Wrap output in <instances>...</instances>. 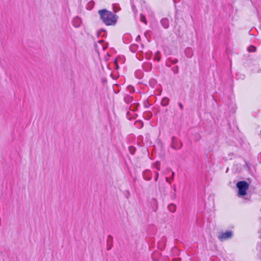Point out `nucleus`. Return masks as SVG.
I'll list each match as a JSON object with an SVG mask.
<instances>
[{
  "instance_id": "f257e3e1",
  "label": "nucleus",
  "mask_w": 261,
  "mask_h": 261,
  "mask_svg": "<svg viewBox=\"0 0 261 261\" xmlns=\"http://www.w3.org/2000/svg\"><path fill=\"white\" fill-rule=\"evenodd\" d=\"M100 19L106 25H114L116 24L118 16L112 12L106 9H101L98 11Z\"/></svg>"
},
{
  "instance_id": "f03ea898",
  "label": "nucleus",
  "mask_w": 261,
  "mask_h": 261,
  "mask_svg": "<svg viewBox=\"0 0 261 261\" xmlns=\"http://www.w3.org/2000/svg\"><path fill=\"white\" fill-rule=\"evenodd\" d=\"M237 187L238 188V196L243 197L246 194L249 185L246 181H240L237 182Z\"/></svg>"
},
{
  "instance_id": "7ed1b4c3",
  "label": "nucleus",
  "mask_w": 261,
  "mask_h": 261,
  "mask_svg": "<svg viewBox=\"0 0 261 261\" xmlns=\"http://www.w3.org/2000/svg\"><path fill=\"white\" fill-rule=\"evenodd\" d=\"M233 232L231 230H228L224 232H221L218 236V239L222 242L225 240L232 238Z\"/></svg>"
},
{
  "instance_id": "20e7f679",
  "label": "nucleus",
  "mask_w": 261,
  "mask_h": 261,
  "mask_svg": "<svg viewBox=\"0 0 261 261\" xmlns=\"http://www.w3.org/2000/svg\"><path fill=\"white\" fill-rule=\"evenodd\" d=\"M94 46L95 49H108L109 44L103 40H98L97 43H95Z\"/></svg>"
},
{
  "instance_id": "39448f33",
  "label": "nucleus",
  "mask_w": 261,
  "mask_h": 261,
  "mask_svg": "<svg viewBox=\"0 0 261 261\" xmlns=\"http://www.w3.org/2000/svg\"><path fill=\"white\" fill-rule=\"evenodd\" d=\"M125 61V58L124 56H119L118 57L115 58L114 61L115 69H118L119 68V64H123L124 63Z\"/></svg>"
},
{
  "instance_id": "423d86ee",
  "label": "nucleus",
  "mask_w": 261,
  "mask_h": 261,
  "mask_svg": "<svg viewBox=\"0 0 261 261\" xmlns=\"http://www.w3.org/2000/svg\"><path fill=\"white\" fill-rule=\"evenodd\" d=\"M182 146V143L181 142H179V145L178 144V140L175 137L172 138L171 147L174 149H180Z\"/></svg>"
},
{
  "instance_id": "0eeeda50",
  "label": "nucleus",
  "mask_w": 261,
  "mask_h": 261,
  "mask_svg": "<svg viewBox=\"0 0 261 261\" xmlns=\"http://www.w3.org/2000/svg\"><path fill=\"white\" fill-rule=\"evenodd\" d=\"M143 178L146 180H150L152 178V173L149 170H146L143 173Z\"/></svg>"
},
{
  "instance_id": "6e6552de",
  "label": "nucleus",
  "mask_w": 261,
  "mask_h": 261,
  "mask_svg": "<svg viewBox=\"0 0 261 261\" xmlns=\"http://www.w3.org/2000/svg\"><path fill=\"white\" fill-rule=\"evenodd\" d=\"M81 23H82V20H81V19L79 17L76 16L73 19L72 24H73V25L75 28L80 27L81 24Z\"/></svg>"
},
{
  "instance_id": "1a4fd4ad",
  "label": "nucleus",
  "mask_w": 261,
  "mask_h": 261,
  "mask_svg": "<svg viewBox=\"0 0 261 261\" xmlns=\"http://www.w3.org/2000/svg\"><path fill=\"white\" fill-rule=\"evenodd\" d=\"M161 23L162 26L164 29H168L169 27V21L167 18H163L161 20Z\"/></svg>"
},
{
  "instance_id": "9d476101",
  "label": "nucleus",
  "mask_w": 261,
  "mask_h": 261,
  "mask_svg": "<svg viewBox=\"0 0 261 261\" xmlns=\"http://www.w3.org/2000/svg\"><path fill=\"white\" fill-rule=\"evenodd\" d=\"M123 99H124V101L127 104L130 103L133 100V97L129 94H126V95H124Z\"/></svg>"
},
{
  "instance_id": "9b49d317",
  "label": "nucleus",
  "mask_w": 261,
  "mask_h": 261,
  "mask_svg": "<svg viewBox=\"0 0 261 261\" xmlns=\"http://www.w3.org/2000/svg\"><path fill=\"white\" fill-rule=\"evenodd\" d=\"M168 208L169 211L170 212L174 213L176 211V206L175 204H174L173 203H171V204H169Z\"/></svg>"
},
{
  "instance_id": "f8f14e48",
  "label": "nucleus",
  "mask_w": 261,
  "mask_h": 261,
  "mask_svg": "<svg viewBox=\"0 0 261 261\" xmlns=\"http://www.w3.org/2000/svg\"><path fill=\"white\" fill-rule=\"evenodd\" d=\"M149 84L151 87L154 88L157 84V81L155 79L151 78L149 81Z\"/></svg>"
},
{
  "instance_id": "ddd939ff",
  "label": "nucleus",
  "mask_w": 261,
  "mask_h": 261,
  "mask_svg": "<svg viewBox=\"0 0 261 261\" xmlns=\"http://www.w3.org/2000/svg\"><path fill=\"white\" fill-rule=\"evenodd\" d=\"M94 2L93 1H91L87 4V9L88 10H91L94 6Z\"/></svg>"
},
{
  "instance_id": "4468645a",
  "label": "nucleus",
  "mask_w": 261,
  "mask_h": 261,
  "mask_svg": "<svg viewBox=\"0 0 261 261\" xmlns=\"http://www.w3.org/2000/svg\"><path fill=\"white\" fill-rule=\"evenodd\" d=\"M169 99L167 97H164L162 100V105L163 106H166L168 105Z\"/></svg>"
},
{
  "instance_id": "2eb2a0df",
  "label": "nucleus",
  "mask_w": 261,
  "mask_h": 261,
  "mask_svg": "<svg viewBox=\"0 0 261 261\" xmlns=\"http://www.w3.org/2000/svg\"><path fill=\"white\" fill-rule=\"evenodd\" d=\"M97 35L98 36H101V37H105L106 36V32L105 30L101 29L98 31Z\"/></svg>"
},
{
  "instance_id": "dca6fc26",
  "label": "nucleus",
  "mask_w": 261,
  "mask_h": 261,
  "mask_svg": "<svg viewBox=\"0 0 261 261\" xmlns=\"http://www.w3.org/2000/svg\"><path fill=\"white\" fill-rule=\"evenodd\" d=\"M140 21L144 23L145 24H147V21L146 19V17L145 15H143L142 14H140Z\"/></svg>"
},
{
  "instance_id": "f3484780",
  "label": "nucleus",
  "mask_w": 261,
  "mask_h": 261,
  "mask_svg": "<svg viewBox=\"0 0 261 261\" xmlns=\"http://www.w3.org/2000/svg\"><path fill=\"white\" fill-rule=\"evenodd\" d=\"M151 52L150 50H148L145 53V58L146 59L149 60L151 58Z\"/></svg>"
},
{
  "instance_id": "a211bd4d",
  "label": "nucleus",
  "mask_w": 261,
  "mask_h": 261,
  "mask_svg": "<svg viewBox=\"0 0 261 261\" xmlns=\"http://www.w3.org/2000/svg\"><path fill=\"white\" fill-rule=\"evenodd\" d=\"M154 59L155 60H157L158 61H160V51H157L154 56Z\"/></svg>"
},
{
  "instance_id": "6ab92c4d",
  "label": "nucleus",
  "mask_w": 261,
  "mask_h": 261,
  "mask_svg": "<svg viewBox=\"0 0 261 261\" xmlns=\"http://www.w3.org/2000/svg\"><path fill=\"white\" fill-rule=\"evenodd\" d=\"M171 70L174 74H177L179 71L178 67L177 66H174L171 68Z\"/></svg>"
},
{
  "instance_id": "aec40b11",
  "label": "nucleus",
  "mask_w": 261,
  "mask_h": 261,
  "mask_svg": "<svg viewBox=\"0 0 261 261\" xmlns=\"http://www.w3.org/2000/svg\"><path fill=\"white\" fill-rule=\"evenodd\" d=\"M128 149L130 153L132 154H134L136 151V148L133 146H129Z\"/></svg>"
},
{
  "instance_id": "412c9836",
  "label": "nucleus",
  "mask_w": 261,
  "mask_h": 261,
  "mask_svg": "<svg viewBox=\"0 0 261 261\" xmlns=\"http://www.w3.org/2000/svg\"><path fill=\"white\" fill-rule=\"evenodd\" d=\"M130 4H131L132 10H133V12H135L136 11H137V9L136 8V7H135L134 4L133 0H130Z\"/></svg>"
},
{
  "instance_id": "4be33fe9",
  "label": "nucleus",
  "mask_w": 261,
  "mask_h": 261,
  "mask_svg": "<svg viewBox=\"0 0 261 261\" xmlns=\"http://www.w3.org/2000/svg\"><path fill=\"white\" fill-rule=\"evenodd\" d=\"M154 174H155L154 180L155 181H156L159 178V173L156 171H155Z\"/></svg>"
},
{
  "instance_id": "5701e85b",
  "label": "nucleus",
  "mask_w": 261,
  "mask_h": 261,
  "mask_svg": "<svg viewBox=\"0 0 261 261\" xmlns=\"http://www.w3.org/2000/svg\"><path fill=\"white\" fill-rule=\"evenodd\" d=\"M256 248L259 252H261V243L257 246Z\"/></svg>"
},
{
  "instance_id": "b1692460",
  "label": "nucleus",
  "mask_w": 261,
  "mask_h": 261,
  "mask_svg": "<svg viewBox=\"0 0 261 261\" xmlns=\"http://www.w3.org/2000/svg\"><path fill=\"white\" fill-rule=\"evenodd\" d=\"M246 49H256V47L253 45H250V46H248L247 47Z\"/></svg>"
},
{
  "instance_id": "393cba45",
  "label": "nucleus",
  "mask_w": 261,
  "mask_h": 261,
  "mask_svg": "<svg viewBox=\"0 0 261 261\" xmlns=\"http://www.w3.org/2000/svg\"><path fill=\"white\" fill-rule=\"evenodd\" d=\"M135 107H136V105L134 103L133 105H131L130 110L135 111Z\"/></svg>"
},
{
  "instance_id": "a878e982",
  "label": "nucleus",
  "mask_w": 261,
  "mask_h": 261,
  "mask_svg": "<svg viewBox=\"0 0 261 261\" xmlns=\"http://www.w3.org/2000/svg\"><path fill=\"white\" fill-rule=\"evenodd\" d=\"M112 240L113 237L111 235H109L108 237V242L112 241Z\"/></svg>"
},
{
  "instance_id": "bb28decb",
  "label": "nucleus",
  "mask_w": 261,
  "mask_h": 261,
  "mask_svg": "<svg viewBox=\"0 0 261 261\" xmlns=\"http://www.w3.org/2000/svg\"><path fill=\"white\" fill-rule=\"evenodd\" d=\"M178 105H179L181 110L182 111L184 109V107H183V105H182V103L181 102H179Z\"/></svg>"
},
{
  "instance_id": "cd10ccee",
  "label": "nucleus",
  "mask_w": 261,
  "mask_h": 261,
  "mask_svg": "<svg viewBox=\"0 0 261 261\" xmlns=\"http://www.w3.org/2000/svg\"><path fill=\"white\" fill-rule=\"evenodd\" d=\"M156 169L158 170H160V166L158 165V163H156Z\"/></svg>"
},
{
  "instance_id": "c85d7f7f",
  "label": "nucleus",
  "mask_w": 261,
  "mask_h": 261,
  "mask_svg": "<svg viewBox=\"0 0 261 261\" xmlns=\"http://www.w3.org/2000/svg\"><path fill=\"white\" fill-rule=\"evenodd\" d=\"M141 40V37L140 35H138L136 38V41H138L139 40Z\"/></svg>"
},
{
  "instance_id": "c756f323",
  "label": "nucleus",
  "mask_w": 261,
  "mask_h": 261,
  "mask_svg": "<svg viewBox=\"0 0 261 261\" xmlns=\"http://www.w3.org/2000/svg\"><path fill=\"white\" fill-rule=\"evenodd\" d=\"M151 200H152V202H153V203H155V204H156V202H157V201H156V199H155V198H152Z\"/></svg>"
},
{
  "instance_id": "7c9ffc66",
  "label": "nucleus",
  "mask_w": 261,
  "mask_h": 261,
  "mask_svg": "<svg viewBox=\"0 0 261 261\" xmlns=\"http://www.w3.org/2000/svg\"><path fill=\"white\" fill-rule=\"evenodd\" d=\"M166 181H167V182H168L169 184H171V182H170V181L169 180V178H168L166 177Z\"/></svg>"
},
{
  "instance_id": "2f4dec72",
  "label": "nucleus",
  "mask_w": 261,
  "mask_h": 261,
  "mask_svg": "<svg viewBox=\"0 0 261 261\" xmlns=\"http://www.w3.org/2000/svg\"><path fill=\"white\" fill-rule=\"evenodd\" d=\"M127 192V196H126V198L128 199L129 198V196L130 195V193L128 191Z\"/></svg>"
},
{
  "instance_id": "473e14b6",
  "label": "nucleus",
  "mask_w": 261,
  "mask_h": 261,
  "mask_svg": "<svg viewBox=\"0 0 261 261\" xmlns=\"http://www.w3.org/2000/svg\"><path fill=\"white\" fill-rule=\"evenodd\" d=\"M174 175V173L173 172H172V176H171V178L172 179H173Z\"/></svg>"
},
{
  "instance_id": "72a5a7b5",
  "label": "nucleus",
  "mask_w": 261,
  "mask_h": 261,
  "mask_svg": "<svg viewBox=\"0 0 261 261\" xmlns=\"http://www.w3.org/2000/svg\"><path fill=\"white\" fill-rule=\"evenodd\" d=\"M143 53H143V51H142V50H141V51H140L139 55H141L142 54H143Z\"/></svg>"
},
{
  "instance_id": "f704fd0d",
  "label": "nucleus",
  "mask_w": 261,
  "mask_h": 261,
  "mask_svg": "<svg viewBox=\"0 0 261 261\" xmlns=\"http://www.w3.org/2000/svg\"><path fill=\"white\" fill-rule=\"evenodd\" d=\"M249 52H253V51H255L256 50L255 49H253V50H248Z\"/></svg>"
},
{
  "instance_id": "c9c22d12",
  "label": "nucleus",
  "mask_w": 261,
  "mask_h": 261,
  "mask_svg": "<svg viewBox=\"0 0 261 261\" xmlns=\"http://www.w3.org/2000/svg\"><path fill=\"white\" fill-rule=\"evenodd\" d=\"M149 70H150L151 68V64H149Z\"/></svg>"
},
{
  "instance_id": "e433bc0d",
  "label": "nucleus",
  "mask_w": 261,
  "mask_h": 261,
  "mask_svg": "<svg viewBox=\"0 0 261 261\" xmlns=\"http://www.w3.org/2000/svg\"><path fill=\"white\" fill-rule=\"evenodd\" d=\"M143 126V124L142 123H141V127H142Z\"/></svg>"
},
{
  "instance_id": "4c0bfd02",
  "label": "nucleus",
  "mask_w": 261,
  "mask_h": 261,
  "mask_svg": "<svg viewBox=\"0 0 261 261\" xmlns=\"http://www.w3.org/2000/svg\"><path fill=\"white\" fill-rule=\"evenodd\" d=\"M145 37H146V38H147V33H145Z\"/></svg>"
},
{
  "instance_id": "58836bf2",
  "label": "nucleus",
  "mask_w": 261,
  "mask_h": 261,
  "mask_svg": "<svg viewBox=\"0 0 261 261\" xmlns=\"http://www.w3.org/2000/svg\"><path fill=\"white\" fill-rule=\"evenodd\" d=\"M186 49H191V48L190 47H188L186 48Z\"/></svg>"
},
{
  "instance_id": "ea45409f",
  "label": "nucleus",
  "mask_w": 261,
  "mask_h": 261,
  "mask_svg": "<svg viewBox=\"0 0 261 261\" xmlns=\"http://www.w3.org/2000/svg\"><path fill=\"white\" fill-rule=\"evenodd\" d=\"M114 11L115 12H117V11H116L114 9Z\"/></svg>"
},
{
  "instance_id": "a19ab883",
  "label": "nucleus",
  "mask_w": 261,
  "mask_h": 261,
  "mask_svg": "<svg viewBox=\"0 0 261 261\" xmlns=\"http://www.w3.org/2000/svg\"><path fill=\"white\" fill-rule=\"evenodd\" d=\"M110 49H114V48L113 47H111Z\"/></svg>"
},
{
  "instance_id": "79ce46f5",
  "label": "nucleus",
  "mask_w": 261,
  "mask_h": 261,
  "mask_svg": "<svg viewBox=\"0 0 261 261\" xmlns=\"http://www.w3.org/2000/svg\"><path fill=\"white\" fill-rule=\"evenodd\" d=\"M111 249V247L108 248V250H109Z\"/></svg>"
},
{
  "instance_id": "37998d69",
  "label": "nucleus",
  "mask_w": 261,
  "mask_h": 261,
  "mask_svg": "<svg viewBox=\"0 0 261 261\" xmlns=\"http://www.w3.org/2000/svg\"><path fill=\"white\" fill-rule=\"evenodd\" d=\"M191 55L188 56V57H190Z\"/></svg>"
},
{
  "instance_id": "c03bdc74",
  "label": "nucleus",
  "mask_w": 261,
  "mask_h": 261,
  "mask_svg": "<svg viewBox=\"0 0 261 261\" xmlns=\"http://www.w3.org/2000/svg\"><path fill=\"white\" fill-rule=\"evenodd\" d=\"M260 232L261 233V230H260Z\"/></svg>"
}]
</instances>
